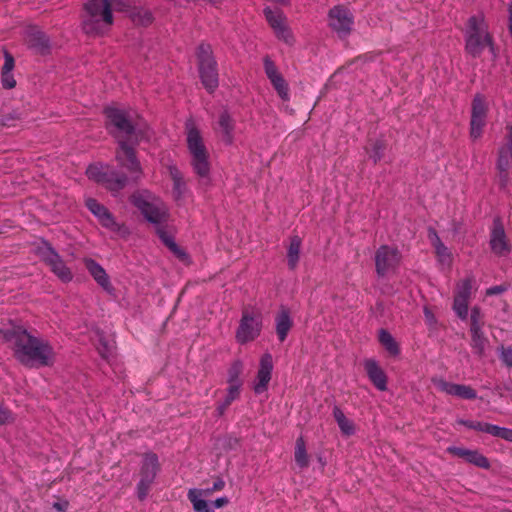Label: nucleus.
Masks as SVG:
<instances>
[{"mask_svg":"<svg viewBox=\"0 0 512 512\" xmlns=\"http://www.w3.org/2000/svg\"><path fill=\"white\" fill-rule=\"evenodd\" d=\"M103 114L105 129L119 145L115 160L120 170L108 164L94 163L87 167L86 175L90 180L103 185L114 194L123 189L128 180L125 171L128 168V112L111 104L103 109Z\"/></svg>","mask_w":512,"mask_h":512,"instance_id":"f257e3e1","label":"nucleus"},{"mask_svg":"<svg viewBox=\"0 0 512 512\" xmlns=\"http://www.w3.org/2000/svg\"><path fill=\"white\" fill-rule=\"evenodd\" d=\"M3 337L12 343L15 359L25 367H46L54 363L55 353L49 341L32 335L17 326L4 331Z\"/></svg>","mask_w":512,"mask_h":512,"instance_id":"f03ea898","label":"nucleus"},{"mask_svg":"<svg viewBox=\"0 0 512 512\" xmlns=\"http://www.w3.org/2000/svg\"><path fill=\"white\" fill-rule=\"evenodd\" d=\"M130 202L135 205L147 221L157 226L156 232L163 244L180 260L185 261L187 254L177 246L172 236L163 227L169 218L166 204L159 197L145 189L133 192L130 195Z\"/></svg>","mask_w":512,"mask_h":512,"instance_id":"7ed1b4c3","label":"nucleus"},{"mask_svg":"<svg viewBox=\"0 0 512 512\" xmlns=\"http://www.w3.org/2000/svg\"><path fill=\"white\" fill-rule=\"evenodd\" d=\"M127 0H86L82 29L87 35H101L113 23L112 7L125 10Z\"/></svg>","mask_w":512,"mask_h":512,"instance_id":"20e7f679","label":"nucleus"},{"mask_svg":"<svg viewBox=\"0 0 512 512\" xmlns=\"http://www.w3.org/2000/svg\"><path fill=\"white\" fill-rule=\"evenodd\" d=\"M465 51L473 58H479L487 48L493 59L497 58L498 52L494 37L489 31L488 23L482 15L471 16L465 29Z\"/></svg>","mask_w":512,"mask_h":512,"instance_id":"39448f33","label":"nucleus"},{"mask_svg":"<svg viewBox=\"0 0 512 512\" xmlns=\"http://www.w3.org/2000/svg\"><path fill=\"white\" fill-rule=\"evenodd\" d=\"M186 142L191 156L190 164L195 174L201 178L209 176V152L204 144L203 137L192 118L185 122Z\"/></svg>","mask_w":512,"mask_h":512,"instance_id":"423d86ee","label":"nucleus"},{"mask_svg":"<svg viewBox=\"0 0 512 512\" xmlns=\"http://www.w3.org/2000/svg\"><path fill=\"white\" fill-rule=\"evenodd\" d=\"M186 142L191 156L190 164L195 174L201 178L209 176V152L204 144L203 137L192 118L185 122Z\"/></svg>","mask_w":512,"mask_h":512,"instance_id":"0eeeda50","label":"nucleus"},{"mask_svg":"<svg viewBox=\"0 0 512 512\" xmlns=\"http://www.w3.org/2000/svg\"><path fill=\"white\" fill-rule=\"evenodd\" d=\"M34 253L63 283H69L73 280V273L71 269L66 265L62 256L56 251L50 242L45 239H41L36 245Z\"/></svg>","mask_w":512,"mask_h":512,"instance_id":"6e6552de","label":"nucleus"},{"mask_svg":"<svg viewBox=\"0 0 512 512\" xmlns=\"http://www.w3.org/2000/svg\"><path fill=\"white\" fill-rule=\"evenodd\" d=\"M198 68L201 82L205 89L212 93L218 87L217 63L213 58L209 44L202 43L197 50Z\"/></svg>","mask_w":512,"mask_h":512,"instance_id":"1a4fd4ad","label":"nucleus"},{"mask_svg":"<svg viewBox=\"0 0 512 512\" xmlns=\"http://www.w3.org/2000/svg\"><path fill=\"white\" fill-rule=\"evenodd\" d=\"M261 328V313L251 308H244L236 331V339L241 344L251 342L260 335Z\"/></svg>","mask_w":512,"mask_h":512,"instance_id":"9d476101","label":"nucleus"},{"mask_svg":"<svg viewBox=\"0 0 512 512\" xmlns=\"http://www.w3.org/2000/svg\"><path fill=\"white\" fill-rule=\"evenodd\" d=\"M158 469L159 463L157 455L154 453L145 454L141 462V468L138 474L139 481L136 486V494L140 501H143L149 494Z\"/></svg>","mask_w":512,"mask_h":512,"instance_id":"9b49d317","label":"nucleus"},{"mask_svg":"<svg viewBox=\"0 0 512 512\" xmlns=\"http://www.w3.org/2000/svg\"><path fill=\"white\" fill-rule=\"evenodd\" d=\"M329 25L340 38L347 37L354 26V15L344 5H337L329 11Z\"/></svg>","mask_w":512,"mask_h":512,"instance_id":"f8f14e48","label":"nucleus"},{"mask_svg":"<svg viewBox=\"0 0 512 512\" xmlns=\"http://www.w3.org/2000/svg\"><path fill=\"white\" fill-rule=\"evenodd\" d=\"M401 255L397 248L388 245L380 246L375 252V270L379 277L393 272L399 265Z\"/></svg>","mask_w":512,"mask_h":512,"instance_id":"ddd939ff","label":"nucleus"},{"mask_svg":"<svg viewBox=\"0 0 512 512\" xmlns=\"http://www.w3.org/2000/svg\"><path fill=\"white\" fill-rule=\"evenodd\" d=\"M488 106L485 97L481 94L475 95L471 107L470 136L478 139L482 135L486 125Z\"/></svg>","mask_w":512,"mask_h":512,"instance_id":"4468645a","label":"nucleus"},{"mask_svg":"<svg viewBox=\"0 0 512 512\" xmlns=\"http://www.w3.org/2000/svg\"><path fill=\"white\" fill-rule=\"evenodd\" d=\"M490 249L498 257H505L511 252V244L506 236L500 219L493 221L489 240Z\"/></svg>","mask_w":512,"mask_h":512,"instance_id":"2eb2a0df","label":"nucleus"},{"mask_svg":"<svg viewBox=\"0 0 512 512\" xmlns=\"http://www.w3.org/2000/svg\"><path fill=\"white\" fill-rule=\"evenodd\" d=\"M263 12L277 38L284 41L286 44H292L293 36L286 25V19L283 13L279 10H273L270 7H266Z\"/></svg>","mask_w":512,"mask_h":512,"instance_id":"dca6fc26","label":"nucleus"},{"mask_svg":"<svg viewBox=\"0 0 512 512\" xmlns=\"http://www.w3.org/2000/svg\"><path fill=\"white\" fill-rule=\"evenodd\" d=\"M264 62V70L267 78L270 80L272 86L276 90L279 97L284 100H289V88L288 84L283 78V76L278 71L275 63L270 59L269 56H266L263 60Z\"/></svg>","mask_w":512,"mask_h":512,"instance_id":"f3484780","label":"nucleus"},{"mask_svg":"<svg viewBox=\"0 0 512 512\" xmlns=\"http://www.w3.org/2000/svg\"><path fill=\"white\" fill-rule=\"evenodd\" d=\"M84 265L97 284L109 295L116 298V292L105 269L94 259L84 258Z\"/></svg>","mask_w":512,"mask_h":512,"instance_id":"a211bd4d","label":"nucleus"},{"mask_svg":"<svg viewBox=\"0 0 512 512\" xmlns=\"http://www.w3.org/2000/svg\"><path fill=\"white\" fill-rule=\"evenodd\" d=\"M272 370V356L266 353L260 359V366L257 372L256 382L253 387L256 394H261L267 390L268 384L271 380Z\"/></svg>","mask_w":512,"mask_h":512,"instance_id":"6ab92c4d","label":"nucleus"},{"mask_svg":"<svg viewBox=\"0 0 512 512\" xmlns=\"http://www.w3.org/2000/svg\"><path fill=\"white\" fill-rule=\"evenodd\" d=\"M435 385L440 391L461 399L474 400L477 397V392L469 385L455 384L443 379L436 380Z\"/></svg>","mask_w":512,"mask_h":512,"instance_id":"aec40b11","label":"nucleus"},{"mask_svg":"<svg viewBox=\"0 0 512 512\" xmlns=\"http://www.w3.org/2000/svg\"><path fill=\"white\" fill-rule=\"evenodd\" d=\"M26 36L27 44L30 49L41 55H46L49 53L51 42L49 37L44 32L37 29L36 27H31L26 31Z\"/></svg>","mask_w":512,"mask_h":512,"instance_id":"412c9836","label":"nucleus"},{"mask_svg":"<svg viewBox=\"0 0 512 512\" xmlns=\"http://www.w3.org/2000/svg\"><path fill=\"white\" fill-rule=\"evenodd\" d=\"M364 368L373 385L378 390L385 391L387 389V376L378 363L374 359H367L364 362Z\"/></svg>","mask_w":512,"mask_h":512,"instance_id":"4be33fe9","label":"nucleus"},{"mask_svg":"<svg viewBox=\"0 0 512 512\" xmlns=\"http://www.w3.org/2000/svg\"><path fill=\"white\" fill-rule=\"evenodd\" d=\"M512 167V161L510 159H505L504 156L498 157L496 163L497 170V183L501 190H506L509 184L511 183V173L510 168Z\"/></svg>","mask_w":512,"mask_h":512,"instance_id":"5701e85b","label":"nucleus"},{"mask_svg":"<svg viewBox=\"0 0 512 512\" xmlns=\"http://www.w3.org/2000/svg\"><path fill=\"white\" fill-rule=\"evenodd\" d=\"M130 145L140 143L149 138V128L147 123L139 116L135 120L130 117Z\"/></svg>","mask_w":512,"mask_h":512,"instance_id":"b1692460","label":"nucleus"},{"mask_svg":"<svg viewBox=\"0 0 512 512\" xmlns=\"http://www.w3.org/2000/svg\"><path fill=\"white\" fill-rule=\"evenodd\" d=\"M276 334L280 342L285 341L290 329L293 326V321L290 317L289 311L282 307L275 317Z\"/></svg>","mask_w":512,"mask_h":512,"instance_id":"393cba45","label":"nucleus"},{"mask_svg":"<svg viewBox=\"0 0 512 512\" xmlns=\"http://www.w3.org/2000/svg\"><path fill=\"white\" fill-rule=\"evenodd\" d=\"M187 498L191 502L194 512H214L211 504L206 501L205 493L197 488L189 489Z\"/></svg>","mask_w":512,"mask_h":512,"instance_id":"a878e982","label":"nucleus"},{"mask_svg":"<svg viewBox=\"0 0 512 512\" xmlns=\"http://www.w3.org/2000/svg\"><path fill=\"white\" fill-rule=\"evenodd\" d=\"M429 237L431 239L432 245L435 249L436 256L438 258V261L442 265L450 266L452 257L451 253L449 252L448 248L443 244L439 236L434 230H431L429 232Z\"/></svg>","mask_w":512,"mask_h":512,"instance_id":"bb28decb","label":"nucleus"},{"mask_svg":"<svg viewBox=\"0 0 512 512\" xmlns=\"http://www.w3.org/2000/svg\"><path fill=\"white\" fill-rule=\"evenodd\" d=\"M169 176L173 182L172 193L176 200L181 199L187 191L186 182L176 166L168 167Z\"/></svg>","mask_w":512,"mask_h":512,"instance_id":"cd10ccee","label":"nucleus"},{"mask_svg":"<svg viewBox=\"0 0 512 512\" xmlns=\"http://www.w3.org/2000/svg\"><path fill=\"white\" fill-rule=\"evenodd\" d=\"M218 129L222 135L223 141L231 144L233 141L234 120L227 111H223L219 115Z\"/></svg>","mask_w":512,"mask_h":512,"instance_id":"c85d7f7f","label":"nucleus"},{"mask_svg":"<svg viewBox=\"0 0 512 512\" xmlns=\"http://www.w3.org/2000/svg\"><path fill=\"white\" fill-rule=\"evenodd\" d=\"M471 342L470 346L474 354L479 357H483L485 349L488 345V339L485 336L483 329H472L470 330Z\"/></svg>","mask_w":512,"mask_h":512,"instance_id":"c756f323","label":"nucleus"},{"mask_svg":"<svg viewBox=\"0 0 512 512\" xmlns=\"http://www.w3.org/2000/svg\"><path fill=\"white\" fill-rule=\"evenodd\" d=\"M333 416L344 435L351 436L355 433V426L353 422L345 416L339 407L335 406L333 408Z\"/></svg>","mask_w":512,"mask_h":512,"instance_id":"7c9ffc66","label":"nucleus"},{"mask_svg":"<svg viewBox=\"0 0 512 512\" xmlns=\"http://www.w3.org/2000/svg\"><path fill=\"white\" fill-rule=\"evenodd\" d=\"M130 21L138 26H148L152 22V15L147 9L130 6Z\"/></svg>","mask_w":512,"mask_h":512,"instance_id":"2f4dec72","label":"nucleus"},{"mask_svg":"<svg viewBox=\"0 0 512 512\" xmlns=\"http://www.w3.org/2000/svg\"><path fill=\"white\" fill-rule=\"evenodd\" d=\"M386 146V142L383 139L371 140L366 147V152L369 158L372 159L374 163H377L383 158Z\"/></svg>","mask_w":512,"mask_h":512,"instance_id":"473e14b6","label":"nucleus"},{"mask_svg":"<svg viewBox=\"0 0 512 512\" xmlns=\"http://www.w3.org/2000/svg\"><path fill=\"white\" fill-rule=\"evenodd\" d=\"M301 248V239L298 236H293L287 251V261L290 269H295L298 261Z\"/></svg>","mask_w":512,"mask_h":512,"instance_id":"72a5a7b5","label":"nucleus"},{"mask_svg":"<svg viewBox=\"0 0 512 512\" xmlns=\"http://www.w3.org/2000/svg\"><path fill=\"white\" fill-rule=\"evenodd\" d=\"M379 342L392 356H397L400 352L399 346L392 335L385 329L379 331Z\"/></svg>","mask_w":512,"mask_h":512,"instance_id":"f704fd0d","label":"nucleus"},{"mask_svg":"<svg viewBox=\"0 0 512 512\" xmlns=\"http://www.w3.org/2000/svg\"><path fill=\"white\" fill-rule=\"evenodd\" d=\"M240 395V388H237V385L228 386L227 395L223 402L219 403L216 407V411L219 416H222L227 408L235 401Z\"/></svg>","mask_w":512,"mask_h":512,"instance_id":"c9c22d12","label":"nucleus"},{"mask_svg":"<svg viewBox=\"0 0 512 512\" xmlns=\"http://www.w3.org/2000/svg\"><path fill=\"white\" fill-rule=\"evenodd\" d=\"M295 462L300 468H306L309 465V458L306 451L305 442L302 437L296 440Z\"/></svg>","mask_w":512,"mask_h":512,"instance_id":"e433bc0d","label":"nucleus"},{"mask_svg":"<svg viewBox=\"0 0 512 512\" xmlns=\"http://www.w3.org/2000/svg\"><path fill=\"white\" fill-rule=\"evenodd\" d=\"M507 134L505 136V143L498 151V157L504 156L505 159L512 161V125L506 127Z\"/></svg>","mask_w":512,"mask_h":512,"instance_id":"4c0bfd02","label":"nucleus"},{"mask_svg":"<svg viewBox=\"0 0 512 512\" xmlns=\"http://www.w3.org/2000/svg\"><path fill=\"white\" fill-rule=\"evenodd\" d=\"M485 325V317L482 313L481 309L477 306H474L471 309L470 314V330L472 329H483Z\"/></svg>","mask_w":512,"mask_h":512,"instance_id":"58836bf2","label":"nucleus"},{"mask_svg":"<svg viewBox=\"0 0 512 512\" xmlns=\"http://www.w3.org/2000/svg\"><path fill=\"white\" fill-rule=\"evenodd\" d=\"M242 372V365L240 362H234L228 371V384L229 386L237 385V388H241L242 382L239 376Z\"/></svg>","mask_w":512,"mask_h":512,"instance_id":"ea45409f","label":"nucleus"},{"mask_svg":"<svg viewBox=\"0 0 512 512\" xmlns=\"http://www.w3.org/2000/svg\"><path fill=\"white\" fill-rule=\"evenodd\" d=\"M466 461L480 468L488 469L490 467L489 460L477 450H470Z\"/></svg>","mask_w":512,"mask_h":512,"instance_id":"a19ab883","label":"nucleus"},{"mask_svg":"<svg viewBox=\"0 0 512 512\" xmlns=\"http://www.w3.org/2000/svg\"><path fill=\"white\" fill-rule=\"evenodd\" d=\"M472 284H473L472 277H468V278L462 280L457 286V291H456L455 296L469 300V298L471 296Z\"/></svg>","mask_w":512,"mask_h":512,"instance_id":"79ce46f5","label":"nucleus"},{"mask_svg":"<svg viewBox=\"0 0 512 512\" xmlns=\"http://www.w3.org/2000/svg\"><path fill=\"white\" fill-rule=\"evenodd\" d=\"M468 301L467 299L454 296L453 309L462 320L467 319L468 316Z\"/></svg>","mask_w":512,"mask_h":512,"instance_id":"37998d69","label":"nucleus"},{"mask_svg":"<svg viewBox=\"0 0 512 512\" xmlns=\"http://www.w3.org/2000/svg\"><path fill=\"white\" fill-rule=\"evenodd\" d=\"M458 423L460 425L467 427L468 429H472V430L479 431V432H484L487 434H489V430H490V426H491V424H489V423L473 421V420H464V419L458 420Z\"/></svg>","mask_w":512,"mask_h":512,"instance_id":"c03bdc74","label":"nucleus"},{"mask_svg":"<svg viewBox=\"0 0 512 512\" xmlns=\"http://www.w3.org/2000/svg\"><path fill=\"white\" fill-rule=\"evenodd\" d=\"M489 434L512 443V429L491 424Z\"/></svg>","mask_w":512,"mask_h":512,"instance_id":"a18cd8bd","label":"nucleus"},{"mask_svg":"<svg viewBox=\"0 0 512 512\" xmlns=\"http://www.w3.org/2000/svg\"><path fill=\"white\" fill-rule=\"evenodd\" d=\"M86 207L88 210L97 218L99 219L103 213H105L108 209L100 204L96 199L94 198H88L85 201Z\"/></svg>","mask_w":512,"mask_h":512,"instance_id":"49530a36","label":"nucleus"},{"mask_svg":"<svg viewBox=\"0 0 512 512\" xmlns=\"http://www.w3.org/2000/svg\"><path fill=\"white\" fill-rule=\"evenodd\" d=\"M101 225L111 231H118L120 229L119 224L116 222L114 216L107 210L98 219Z\"/></svg>","mask_w":512,"mask_h":512,"instance_id":"de8ad7c7","label":"nucleus"},{"mask_svg":"<svg viewBox=\"0 0 512 512\" xmlns=\"http://www.w3.org/2000/svg\"><path fill=\"white\" fill-rule=\"evenodd\" d=\"M101 225L111 231H118L120 229L119 224L116 222L114 216L107 210L98 219Z\"/></svg>","mask_w":512,"mask_h":512,"instance_id":"09e8293b","label":"nucleus"},{"mask_svg":"<svg viewBox=\"0 0 512 512\" xmlns=\"http://www.w3.org/2000/svg\"><path fill=\"white\" fill-rule=\"evenodd\" d=\"M129 162H130V181L131 180H138L142 174L141 172V167H140V163L139 161L137 160V158L135 157V154L132 150V148L130 147V159H129Z\"/></svg>","mask_w":512,"mask_h":512,"instance_id":"8fccbe9b","label":"nucleus"},{"mask_svg":"<svg viewBox=\"0 0 512 512\" xmlns=\"http://www.w3.org/2000/svg\"><path fill=\"white\" fill-rule=\"evenodd\" d=\"M225 487V482L221 478H217L212 487L200 488L199 491L205 493V497H210L214 492L221 491Z\"/></svg>","mask_w":512,"mask_h":512,"instance_id":"3c124183","label":"nucleus"},{"mask_svg":"<svg viewBox=\"0 0 512 512\" xmlns=\"http://www.w3.org/2000/svg\"><path fill=\"white\" fill-rule=\"evenodd\" d=\"M15 67L14 57L8 52L4 51V64L1 69V73H12Z\"/></svg>","mask_w":512,"mask_h":512,"instance_id":"603ef678","label":"nucleus"},{"mask_svg":"<svg viewBox=\"0 0 512 512\" xmlns=\"http://www.w3.org/2000/svg\"><path fill=\"white\" fill-rule=\"evenodd\" d=\"M97 350H98L99 354L101 355V357L104 359H108L112 354L111 346L102 337L99 339V344L97 346Z\"/></svg>","mask_w":512,"mask_h":512,"instance_id":"864d4df0","label":"nucleus"},{"mask_svg":"<svg viewBox=\"0 0 512 512\" xmlns=\"http://www.w3.org/2000/svg\"><path fill=\"white\" fill-rule=\"evenodd\" d=\"M500 359L507 367L512 368V347L502 346L500 348Z\"/></svg>","mask_w":512,"mask_h":512,"instance_id":"5fc2aeb1","label":"nucleus"},{"mask_svg":"<svg viewBox=\"0 0 512 512\" xmlns=\"http://www.w3.org/2000/svg\"><path fill=\"white\" fill-rule=\"evenodd\" d=\"M1 84L4 89H12L16 86L13 73H1Z\"/></svg>","mask_w":512,"mask_h":512,"instance_id":"6e6d98bb","label":"nucleus"},{"mask_svg":"<svg viewBox=\"0 0 512 512\" xmlns=\"http://www.w3.org/2000/svg\"><path fill=\"white\" fill-rule=\"evenodd\" d=\"M13 421L12 412L0 403V425H5Z\"/></svg>","mask_w":512,"mask_h":512,"instance_id":"4d7b16f0","label":"nucleus"},{"mask_svg":"<svg viewBox=\"0 0 512 512\" xmlns=\"http://www.w3.org/2000/svg\"><path fill=\"white\" fill-rule=\"evenodd\" d=\"M469 449L461 448V447H449L448 452L454 456L462 458L464 460L467 459Z\"/></svg>","mask_w":512,"mask_h":512,"instance_id":"13d9d810","label":"nucleus"},{"mask_svg":"<svg viewBox=\"0 0 512 512\" xmlns=\"http://www.w3.org/2000/svg\"><path fill=\"white\" fill-rule=\"evenodd\" d=\"M506 290H507V286L496 285V286H492V287L488 288L486 290V295H488V296L498 295V294L505 292Z\"/></svg>","mask_w":512,"mask_h":512,"instance_id":"bf43d9fd","label":"nucleus"},{"mask_svg":"<svg viewBox=\"0 0 512 512\" xmlns=\"http://www.w3.org/2000/svg\"><path fill=\"white\" fill-rule=\"evenodd\" d=\"M228 503H229V499L227 497H220L211 503V507L212 508L213 507L222 508V507L226 506Z\"/></svg>","mask_w":512,"mask_h":512,"instance_id":"052dcab7","label":"nucleus"},{"mask_svg":"<svg viewBox=\"0 0 512 512\" xmlns=\"http://www.w3.org/2000/svg\"><path fill=\"white\" fill-rule=\"evenodd\" d=\"M67 505V503L62 504V503H59V502H55L53 504V507L57 510V511H63L65 509V506Z\"/></svg>","mask_w":512,"mask_h":512,"instance_id":"680f3d73","label":"nucleus"}]
</instances>
